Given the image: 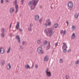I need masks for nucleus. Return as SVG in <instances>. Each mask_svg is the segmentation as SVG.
Returning <instances> with one entry per match:
<instances>
[{
	"label": "nucleus",
	"instance_id": "e433bc0d",
	"mask_svg": "<svg viewBox=\"0 0 79 79\" xmlns=\"http://www.w3.org/2000/svg\"><path fill=\"white\" fill-rule=\"evenodd\" d=\"M39 23H40L42 21V19H40L39 20Z\"/></svg>",
	"mask_w": 79,
	"mask_h": 79
},
{
	"label": "nucleus",
	"instance_id": "dca6fc26",
	"mask_svg": "<svg viewBox=\"0 0 79 79\" xmlns=\"http://www.w3.org/2000/svg\"><path fill=\"white\" fill-rule=\"evenodd\" d=\"M15 8L16 9L15 11L16 13H17V11H18V4L15 5Z\"/></svg>",
	"mask_w": 79,
	"mask_h": 79
},
{
	"label": "nucleus",
	"instance_id": "13d9d810",
	"mask_svg": "<svg viewBox=\"0 0 79 79\" xmlns=\"http://www.w3.org/2000/svg\"><path fill=\"white\" fill-rule=\"evenodd\" d=\"M44 53V51H42L41 52V53L42 54H43V53Z\"/></svg>",
	"mask_w": 79,
	"mask_h": 79
},
{
	"label": "nucleus",
	"instance_id": "473e14b6",
	"mask_svg": "<svg viewBox=\"0 0 79 79\" xmlns=\"http://www.w3.org/2000/svg\"><path fill=\"white\" fill-rule=\"evenodd\" d=\"M69 75H66L65 76V78L66 79H68L69 78Z\"/></svg>",
	"mask_w": 79,
	"mask_h": 79
},
{
	"label": "nucleus",
	"instance_id": "f704fd0d",
	"mask_svg": "<svg viewBox=\"0 0 79 79\" xmlns=\"http://www.w3.org/2000/svg\"><path fill=\"white\" fill-rule=\"evenodd\" d=\"M4 33H2L1 34V37H4Z\"/></svg>",
	"mask_w": 79,
	"mask_h": 79
},
{
	"label": "nucleus",
	"instance_id": "ddd939ff",
	"mask_svg": "<svg viewBox=\"0 0 79 79\" xmlns=\"http://www.w3.org/2000/svg\"><path fill=\"white\" fill-rule=\"evenodd\" d=\"M19 22L17 24V25L16 26V28L18 29H19Z\"/></svg>",
	"mask_w": 79,
	"mask_h": 79
},
{
	"label": "nucleus",
	"instance_id": "37998d69",
	"mask_svg": "<svg viewBox=\"0 0 79 79\" xmlns=\"http://www.w3.org/2000/svg\"><path fill=\"white\" fill-rule=\"evenodd\" d=\"M1 3L2 4L3 3V0H1Z\"/></svg>",
	"mask_w": 79,
	"mask_h": 79
},
{
	"label": "nucleus",
	"instance_id": "c85d7f7f",
	"mask_svg": "<svg viewBox=\"0 0 79 79\" xmlns=\"http://www.w3.org/2000/svg\"><path fill=\"white\" fill-rule=\"evenodd\" d=\"M48 43V42L47 41H45L44 42V45H47V43Z\"/></svg>",
	"mask_w": 79,
	"mask_h": 79
},
{
	"label": "nucleus",
	"instance_id": "4be33fe9",
	"mask_svg": "<svg viewBox=\"0 0 79 79\" xmlns=\"http://www.w3.org/2000/svg\"><path fill=\"white\" fill-rule=\"evenodd\" d=\"M11 49V47H10L9 48V49L7 51V53H10V49Z\"/></svg>",
	"mask_w": 79,
	"mask_h": 79
},
{
	"label": "nucleus",
	"instance_id": "4c0bfd02",
	"mask_svg": "<svg viewBox=\"0 0 79 79\" xmlns=\"http://www.w3.org/2000/svg\"><path fill=\"white\" fill-rule=\"evenodd\" d=\"M58 45V43H56L55 44V47H56Z\"/></svg>",
	"mask_w": 79,
	"mask_h": 79
},
{
	"label": "nucleus",
	"instance_id": "c9c22d12",
	"mask_svg": "<svg viewBox=\"0 0 79 79\" xmlns=\"http://www.w3.org/2000/svg\"><path fill=\"white\" fill-rule=\"evenodd\" d=\"M14 3V5H17V1H15Z\"/></svg>",
	"mask_w": 79,
	"mask_h": 79
},
{
	"label": "nucleus",
	"instance_id": "f03ea898",
	"mask_svg": "<svg viewBox=\"0 0 79 79\" xmlns=\"http://www.w3.org/2000/svg\"><path fill=\"white\" fill-rule=\"evenodd\" d=\"M46 73L47 76L48 77H51V76H52L51 72H50V71H48V68H47V69Z\"/></svg>",
	"mask_w": 79,
	"mask_h": 79
},
{
	"label": "nucleus",
	"instance_id": "e2e57ef3",
	"mask_svg": "<svg viewBox=\"0 0 79 79\" xmlns=\"http://www.w3.org/2000/svg\"><path fill=\"white\" fill-rule=\"evenodd\" d=\"M54 52V49L53 50V52Z\"/></svg>",
	"mask_w": 79,
	"mask_h": 79
},
{
	"label": "nucleus",
	"instance_id": "bb28decb",
	"mask_svg": "<svg viewBox=\"0 0 79 79\" xmlns=\"http://www.w3.org/2000/svg\"><path fill=\"white\" fill-rule=\"evenodd\" d=\"M63 52H64V53H66V52H67V49H64Z\"/></svg>",
	"mask_w": 79,
	"mask_h": 79
},
{
	"label": "nucleus",
	"instance_id": "20e7f679",
	"mask_svg": "<svg viewBox=\"0 0 79 79\" xmlns=\"http://www.w3.org/2000/svg\"><path fill=\"white\" fill-rule=\"evenodd\" d=\"M5 52V50L3 48H0V53L2 54H3Z\"/></svg>",
	"mask_w": 79,
	"mask_h": 79
},
{
	"label": "nucleus",
	"instance_id": "603ef678",
	"mask_svg": "<svg viewBox=\"0 0 79 79\" xmlns=\"http://www.w3.org/2000/svg\"><path fill=\"white\" fill-rule=\"evenodd\" d=\"M30 26H31V27H32V26H33V25L32 23H31V24H30Z\"/></svg>",
	"mask_w": 79,
	"mask_h": 79
},
{
	"label": "nucleus",
	"instance_id": "de8ad7c7",
	"mask_svg": "<svg viewBox=\"0 0 79 79\" xmlns=\"http://www.w3.org/2000/svg\"><path fill=\"white\" fill-rule=\"evenodd\" d=\"M20 48H21L22 50H23V49H24L23 47H21V46H20Z\"/></svg>",
	"mask_w": 79,
	"mask_h": 79
},
{
	"label": "nucleus",
	"instance_id": "09e8293b",
	"mask_svg": "<svg viewBox=\"0 0 79 79\" xmlns=\"http://www.w3.org/2000/svg\"><path fill=\"white\" fill-rule=\"evenodd\" d=\"M12 23H11L10 24V27H9V28H10H10H11V25H12Z\"/></svg>",
	"mask_w": 79,
	"mask_h": 79
},
{
	"label": "nucleus",
	"instance_id": "4d7b16f0",
	"mask_svg": "<svg viewBox=\"0 0 79 79\" xmlns=\"http://www.w3.org/2000/svg\"><path fill=\"white\" fill-rule=\"evenodd\" d=\"M48 33H46L47 36H48Z\"/></svg>",
	"mask_w": 79,
	"mask_h": 79
},
{
	"label": "nucleus",
	"instance_id": "9d476101",
	"mask_svg": "<svg viewBox=\"0 0 79 79\" xmlns=\"http://www.w3.org/2000/svg\"><path fill=\"white\" fill-rule=\"evenodd\" d=\"M54 32L52 30H50V31H49V33L50 34L49 36H50L51 35H52Z\"/></svg>",
	"mask_w": 79,
	"mask_h": 79
},
{
	"label": "nucleus",
	"instance_id": "a18cd8bd",
	"mask_svg": "<svg viewBox=\"0 0 79 79\" xmlns=\"http://www.w3.org/2000/svg\"><path fill=\"white\" fill-rule=\"evenodd\" d=\"M66 23H67V26H68V25H69V22H68V21H67L66 22Z\"/></svg>",
	"mask_w": 79,
	"mask_h": 79
},
{
	"label": "nucleus",
	"instance_id": "7c9ffc66",
	"mask_svg": "<svg viewBox=\"0 0 79 79\" xmlns=\"http://www.w3.org/2000/svg\"><path fill=\"white\" fill-rule=\"evenodd\" d=\"M72 28L73 29H76V27L74 25L72 26Z\"/></svg>",
	"mask_w": 79,
	"mask_h": 79
},
{
	"label": "nucleus",
	"instance_id": "774afa93",
	"mask_svg": "<svg viewBox=\"0 0 79 79\" xmlns=\"http://www.w3.org/2000/svg\"><path fill=\"white\" fill-rule=\"evenodd\" d=\"M50 1V0H49Z\"/></svg>",
	"mask_w": 79,
	"mask_h": 79
},
{
	"label": "nucleus",
	"instance_id": "8fccbe9b",
	"mask_svg": "<svg viewBox=\"0 0 79 79\" xmlns=\"http://www.w3.org/2000/svg\"><path fill=\"white\" fill-rule=\"evenodd\" d=\"M5 1L6 3H7V2H9V1L8 0H5Z\"/></svg>",
	"mask_w": 79,
	"mask_h": 79
},
{
	"label": "nucleus",
	"instance_id": "4468645a",
	"mask_svg": "<svg viewBox=\"0 0 79 79\" xmlns=\"http://www.w3.org/2000/svg\"><path fill=\"white\" fill-rule=\"evenodd\" d=\"M67 48L68 47H67V45H66V44L64 45L62 47V49H65Z\"/></svg>",
	"mask_w": 79,
	"mask_h": 79
},
{
	"label": "nucleus",
	"instance_id": "2f4dec72",
	"mask_svg": "<svg viewBox=\"0 0 79 79\" xmlns=\"http://www.w3.org/2000/svg\"><path fill=\"white\" fill-rule=\"evenodd\" d=\"M75 17L76 18H77V17H78V15H77V14L75 15Z\"/></svg>",
	"mask_w": 79,
	"mask_h": 79
},
{
	"label": "nucleus",
	"instance_id": "72a5a7b5",
	"mask_svg": "<svg viewBox=\"0 0 79 79\" xmlns=\"http://www.w3.org/2000/svg\"><path fill=\"white\" fill-rule=\"evenodd\" d=\"M32 30V28L31 27H30L28 28V30L29 31H31Z\"/></svg>",
	"mask_w": 79,
	"mask_h": 79
},
{
	"label": "nucleus",
	"instance_id": "a19ab883",
	"mask_svg": "<svg viewBox=\"0 0 79 79\" xmlns=\"http://www.w3.org/2000/svg\"><path fill=\"white\" fill-rule=\"evenodd\" d=\"M44 25L46 27H47V26H48V24L46 23H45V24H44Z\"/></svg>",
	"mask_w": 79,
	"mask_h": 79
},
{
	"label": "nucleus",
	"instance_id": "6e6552de",
	"mask_svg": "<svg viewBox=\"0 0 79 79\" xmlns=\"http://www.w3.org/2000/svg\"><path fill=\"white\" fill-rule=\"evenodd\" d=\"M16 39H18V42L19 43L20 42V38L19 37V35H17L15 37Z\"/></svg>",
	"mask_w": 79,
	"mask_h": 79
},
{
	"label": "nucleus",
	"instance_id": "0eeeda50",
	"mask_svg": "<svg viewBox=\"0 0 79 79\" xmlns=\"http://www.w3.org/2000/svg\"><path fill=\"white\" fill-rule=\"evenodd\" d=\"M44 32L46 34H48L49 33V29H48L46 28L44 29Z\"/></svg>",
	"mask_w": 79,
	"mask_h": 79
},
{
	"label": "nucleus",
	"instance_id": "052dcab7",
	"mask_svg": "<svg viewBox=\"0 0 79 79\" xmlns=\"http://www.w3.org/2000/svg\"><path fill=\"white\" fill-rule=\"evenodd\" d=\"M40 7L41 8H42V6H40Z\"/></svg>",
	"mask_w": 79,
	"mask_h": 79
},
{
	"label": "nucleus",
	"instance_id": "7ed1b4c3",
	"mask_svg": "<svg viewBox=\"0 0 79 79\" xmlns=\"http://www.w3.org/2000/svg\"><path fill=\"white\" fill-rule=\"evenodd\" d=\"M68 6L69 8H73V2L70 1L68 2Z\"/></svg>",
	"mask_w": 79,
	"mask_h": 79
},
{
	"label": "nucleus",
	"instance_id": "1a4fd4ad",
	"mask_svg": "<svg viewBox=\"0 0 79 79\" xmlns=\"http://www.w3.org/2000/svg\"><path fill=\"white\" fill-rule=\"evenodd\" d=\"M39 19V16L38 15H35V20L36 21H38Z\"/></svg>",
	"mask_w": 79,
	"mask_h": 79
},
{
	"label": "nucleus",
	"instance_id": "79ce46f5",
	"mask_svg": "<svg viewBox=\"0 0 79 79\" xmlns=\"http://www.w3.org/2000/svg\"><path fill=\"white\" fill-rule=\"evenodd\" d=\"M66 34V30H65L64 31V34H63V35H64V34Z\"/></svg>",
	"mask_w": 79,
	"mask_h": 79
},
{
	"label": "nucleus",
	"instance_id": "9b49d317",
	"mask_svg": "<svg viewBox=\"0 0 79 79\" xmlns=\"http://www.w3.org/2000/svg\"><path fill=\"white\" fill-rule=\"evenodd\" d=\"M13 11H14V9L13 7H12L10 9V13H12Z\"/></svg>",
	"mask_w": 79,
	"mask_h": 79
},
{
	"label": "nucleus",
	"instance_id": "6e6d98bb",
	"mask_svg": "<svg viewBox=\"0 0 79 79\" xmlns=\"http://www.w3.org/2000/svg\"><path fill=\"white\" fill-rule=\"evenodd\" d=\"M50 42L48 43V46H50Z\"/></svg>",
	"mask_w": 79,
	"mask_h": 79
},
{
	"label": "nucleus",
	"instance_id": "f3484780",
	"mask_svg": "<svg viewBox=\"0 0 79 79\" xmlns=\"http://www.w3.org/2000/svg\"><path fill=\"white\" fill-rule=\"evenodd\" d=\"M44 61H48V57H47V56H46L44 58Z\"/></svg>",
	"mask_w": 79,
	"mask_h": 79
},
{
	"label": "nucleus",
	"instance_id": "ea45409f",
	"mask_svg": "<svg viewBox=\"0 0 79 79\" xmlns=\"http://www.w3.org/2000/svg\"><path fill=\"white\" fill-rule=\"evenodd\" d=\"M35 68H38V65H37V64H36L35 65Z\"/></svg>",
	"mask_w": 79,
	"mask_h": 79
},
{
	"label": "nucleus",
	"instance_id": "423d86ee",
	"mask_svg": "<svg viewBox=\"0 0 79 79\" xmlns=\"http://www.w3.org/2000/svg\"><path fill=\"white\" fill-rule=\"evenodd\" d=\"M11 64H10V63H9L7 65V70L10 69H11Z\"/></svg>",
	"mask_w": 79,
	"mask_h": 79
},
{
	"label": "nucleus",
	"instance_id": "b1692460",
	"mask_svg": "<svg viewBox=\"0 0 79 79\" xmlns=\"http://www.w3.org/2000/svg\"><path fill=\"white\" fill-rule=\"evenodd\" d=\"M27 44L26 42L23 41L22 43V44L23 45H26Z\"/></svg>",
	"mask_w": 79,
	"mask_h": 79
},
{
	"label": "nucleus",
	"instance_id": "0e129e2a",
	"mask_svg": "<svg viewBox=\"0 0 79 79\" xmlns=\"http://www.w3.org/2000/svg\"><path fill=\"white\" fill-rule=\"evenodd\" d=\"M52 8H53V7H51V9H52Z\"/></svg>",
	"mask_w": 79,
	"mask_h": 79
},
{
	"label": "nucleus",
	"instance_id": "69168bd1",
	"mask_svg": "<svg viewBox=\"0 0 79 79\" xmlns=\"http://www.w3.org/2000/svg\"><path fill=\"white\" fill-rule=\"evenodd\" d=\"M19 58H21V56H19Z\"/></svg>",
	"mask_w": 79,
	"mask_h": 79
},
{
	"label": "nucleus",
	"instance_id": "a878e982",
	"mask_svg": "<svg viewBox=\"0 0 79 79\" xmlns=\"http://www.w3.org/2000/svg\"><path fill=\"white\" fill-rule=\"evenodd\" d=\"M50 48V46H48L46 48L47 50H49Z\"/></svg>",
	"mask_w": 79,
	"mask_h": 79
},
{
	"label": "nucleus",
	"instance_id": "aec40b11",
	"mask_svg": "<svg viewBox=\"0 0 79 79\" xmlns=\"http://www.w3.org/2000/svg\"><path fill=\"white\" fill-rule=\"evenodd\" d=\"M54 27L55 28H57L58 27V23H56L54 25Z\"/></svg>",
	"mask_w": 79,
	"mask_h": 79
},
{
	"label": "nucleus",
	"instance_id": "58836bf2",
	"mask_svg": "<svg viewBox=\"0 0 79 79\" xmlns=\"http://www.w3.org/2000/svg\"><path fill=\"white\" fill-rule=\"evenodd\" d=\"M63 32H64L63 31V30H61L60 31V34H62L63 33Z\"/></svg>",
	"mask_w": 79,
	"mask_h": 79
},
{
	"label": "nucleus",
	"instance_id": "393cba45",
	"mask_svg": "<svg viewBox=\"0 0 79 79\" xmlns=\"http://www.w3.org/2000/svg\"><path fill=\"white\" fill-rule=\"evenodd\" d=\"M48 26H50V25H51L52 24V22H51L50 21L48 22Z\"/></svg>",
	"mask_w": 79,
	"mask_h": 79
},
{
	"label": "nucleus",
	"instance_id": "f8f14e48",
	"mask_svg": "<svg viewBox=\"0 0 79 79\" xmlns=\"http://www.w3.org/2000/svg\"><path fill=\"white\" fill-rule=\"evenodd\" d=\"M25 66V68L26 69H31V67H30L29 65L26 64Z\"/></svg>",
	"mask_w": 79,
	"mask_h": 79
},
{
	"label": "nucleus",
	"instance_id": "5701e85b",
	"mask_svg": "<svg viewBox=\"0 0 79 79\" xmlns=\"http://www.w3.org/2000/svg\"><path fill=\"white\" fill-rule=\"evenodd\" d=\"M2 65H3L4 64H5V60H3L2 61Z\"/></svg>",
	"mask_w": 79,
	"mask_h": 79
},
{
	"label": "nucleus",
	"instance_id": "338daca9",
	"mask_svg": "<svg viewBox=\"0 0 79 79\" xmlns=\"http://www.w3.org/2000/svg\"><path fill=\"white\" fill-rule=\"evenodd\" d=\"M15 1H17V0H15Z\"/></svg>",
	"mask_w": 79,
	"mask_h": 79
},
{
	"label": "nucleus",
	"instance_id": "864d4df0",
	"mask_svg": "<svg viewBox=\"0 0 79 79\" xmlns=\"http://www.w3.org/2000/svg\"><path fill=\"white\" fill-rule=\"evenodd\" d=\"M19 31H22L23 30H22V29H19Z\"/></svg>",
	"mask_w": 79,
	"mask_h": 79
},
{
	"label": "nucleus",
	"instance_id": "412c9836",
	"mask_svg": "<svg viewBox=\"0 0 79 79\" xmlns=\"http://www.w3.org/2000/svg\"><path fill=\"white\" fill-rule=\"evenodd\" d=\"M37 44H41V41L40 40H38L37 41Z\"/></svg>",
	"mask_w": 79,
	"mask_h": 79
},
{
	"label": "nucleus",
	"instance_id": "f257e3e1",
	"mask_svg": "<svg viewBox=\"0 0 79 79\" xmlns=\"http://www.w3.org/2000/svg\"><path fill=\"white\" fill-rule=\"evenodd\" d=\"M39 0H32L29 2L28 5L29 6H31L30 8L31 10H34Z\"/></svg>",
	"mask_w": 79,
	"mask_h": 79
},
{
	"label": "nucleus",
	"instance_id": "c756f323",
	"mask_svg": "<svg viewBox=\"0 0 79 79\" xmlns=\"http://www.w3.org/2000/svg\"><path fill=\"white\" fill-rule=\"evenodd\" d=\"M78 63H79V60H78L75 62V64H77Z\"/></svg>",
	"mask_w": 79,
	"mask_h": 79
},
{
	"label": "nucleus",
	"instance_id": "2eb2a0df",
	"mask_svg": "<svg viewBox=\"0 0 79 79\" xmlns=\"http://www.w3.org/2000/svg\"><path fill=\"white\" fill-rule=\"evenodd\" d=\"M72 38L73 39H75V38H76V35H75V34H74V33H73V34Z\"/></svg>",
	"mask_w": 79,
	"mask_h": 79
},
{
	"label": "nucleus",
	"instance_id": "3c124183",
	"mask_svg": "<svg viewBox=\"0 0 79 79\" xmlns=\"http://www.w3.org/2000/svg\"><path fill=\"white\" fill-rule=\"evenodd\" d=\"M10 37H12V33H10Z\"/></svg>",
	"mask_w": 79,
	"mask_h": 79
},
{
	"label": "nucleus",
	"instance_id": "6ab92c4d",
	"mask_svg": "<svg viewBox=\"0 0 79 79\" xmlns=\"http://www.w3.org/2000/svg\"><path fill=\"white\" fill-rule=\"evenodd\" d=\"M63 59L60 58L59 60V63H63Z\"/></svg>",
	"mask_w": 79,
	"mask_h": 79
},
{
	"label": "nucleus",
	"instance_id": "5fc2aeb1",
	"mask_svg": "<svg viewBox=\"0 0 79 79\" xmlns=\"http://www.w3.org/2000/svg\"><path fill=\"white\" fill-rule=\"evenodd\" d=\"M34 67V64L33 63V64H32V67H31V68H32V67Z\"/></svg>",
	"mask_w": 79,
	"mask_h": 79
},
{
	"label": "nucleus",
	"instance_id": "39448f33",
	"mask_svg": "<svg viewBox=\"0 0 79 79\" xmlns=\"http://www.w3.org/2000/svg\"><path fill=\"white\" fill-rule=\"evenodd\" d=\"M37 51L38 53H40L42 51V48L41 47H39L37 48Z\"/></svg>",
	"mask_w": 79,
	"mask_h": 79
},
{
	"label": "nucleus",
	"instance_id": "680f3d73",
	"mask_svg": "<svg viewBox=\"0 0 79 79\" xmlns=\"http://www.w3.org/2000/svg\"><path fill=\"white\" fill-rule=\"evenodd\" d=\"M63 44L64 45H65L64 44H65V43H63Z\"/></svg>",
	"mask_w": 79,
	"mask_h": 79
},
{
	"label": "nucleus",
	"instance_id": "bf43d9fd",
	"mask_svg": "<svg viewBox=\"0 0 79 79\" xmlns=\"http://www.w3.org/2000/svg\"><path fill=\"white\" fill-rule=\"evenodd\" d=\"M20 18H21V14H20Z\"/></svg>",
	"mask_w": 79,
	"mask_h": 79
},
{
	"label": "nucleus",
	"instance_id": "c03bdc74",
	"mask_svg": "<svg viewBox=\"0 0 79 79\" xmlns=\"http://www.w3.org/2000/svg\"><path fill=\"white\" fill-rule=\"evenodd\" d=\"M71 49H69L67 51V52H71Z\"/></svg>",
	"mask_w": 79,
	"mask_h": 79
},
{
	"label": "nucleus",
	"instance_id": "49530a36",
	"mask_svg": "<svg viewBox=\"0 0 79 79\" xmlns=\"http://www.w3.org/2000/svg\"><path fill=\"white\" fill-rule=\"evenodd\" d=\"M23 2H24V0H21V3L22 5L23 4Z\"/></svg>",
	"mask_w": 79,
	"mask_h": 79
},
{
	"label": "nucleus",
	"instance_id": "cd10ccee",
	"mask_svg": "<svg viewBox=\"0 0 79 79\" xmlns=\"http://www.w3.org/2000/svg\"><path fill=\"white\" fill-rule=\"evenodd\" d=\"M50 19H47V20L46 21V23H48V21L49 22L50 21Z\"/></svg>",
	"mask_w": 79,
	"mask_h": 79
},
{
	"label": "nucleus",
	"instance_id": "a211bd4d",
	"mask_svg": "<svg viewBox=\"0 0 79 79\" xmlns=\"http://www.w3.org/2000/svg\"><path fill=\"white\" fill-rule=\"evenodd\" d=\"M5 32V29L3 28H2L1 29V32L4 33Z\"/></svg>",
	"mask_w": 79,
	"mask_h": 79
}]
</instances>
